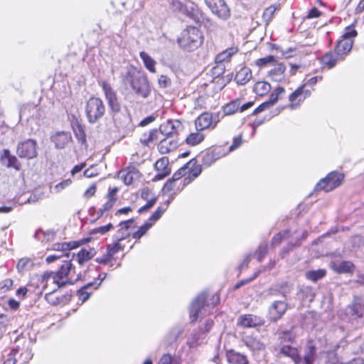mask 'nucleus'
Segmentation results:
<instances>
[{
	"mask_svg": "<svg viewBox=\"0 0 364 364\" xmlns=\"http://www.w3.org/2000/svg\"><path fill=\"white\" fill-rule=\"evenodd\" d=\"M271 85L265 81L257 82L254 87L253 91L258 96H264L271 90Z\"/></svg>",
	"mask_w": 364,
	"mask_h": 364,
	"instance_id": "nucleus-47",
	"label": "nucleus"
},
{
	"mask_svg": "<svg viewBox=\"0 0 364 364\" xmlns=\"http://www.w3.org/2000/svg\"><path fill=\"white\" fill-rule=\"evenodd\" d=\"M126 246V244L114 239L112 243L107 245L106 252L101 256L96 257L95 262L100 264L113 266L117 262V253L123 252Z\"/></svg>",
	"mask_w": 364,
	"mask_h": 364,
	"instance_id": "nucleus-8",
	"label": "nucleus"
},
{
	"mask_svg": "<svg viewBox=\"0 0 364 364\" xmlns=\"http://www.w3.org/2000/svg\"><path fill=\"white\" fill-rule=\"evenodd\" d=\"M170 204V200H167L161 203L156 210L151 215L147 222L151 223V226L159 220L163 214L166 211Z\"/></svg>",
	"mask_w": 364,
	"mask_h": 364,
	"instance_id": "nucleus-44",
	"label": "nucleus"
},
{
	"mask_svg": "<svg viewBox=\"0 0 364 364\" xmlns=\"http://www.w3.org/2000/svg\"><path fill=\"white\" fill-rule=\"evenodd\" d=\"M187 185L183 179V181H175L174 180L168 179L164 185L162 191L164 193L170 196L168 200L171 202Z\"/></svg>",
	"mask_w": 364,
	"mask_h": 364,
	"instance_id": "nucleus-26",
	"label": "nucleus"
},
{
	"mask_svg": "<svg viewBox=\"0 0 364 364\" xmlns=\"http://www.w3.org/2000/svg\"><path fill=\"white\" fill-rule=\"evenodd\" d=\"M252 77V73L251 69L244 66L236 73L234 80L238 85H245Z\"/></svg>",
	"mask_w": 364,
	"mask_h": 364,
	"instance_id": "nucleus-41",
	"label": "nucleus"
},
{
	"mask_svg": "<svg viewBox=\"0 0 364 364\" xmlns=\"http://www.w3.org/2000/svg\"><path fill=\"white\" fill-rule=\"evenodd\" d=\"M157 364H180V360L169 353L164 354Z\"/></svg>",
	"mask_w": 364,
	"mask_h": 364,
	"instance_id": "nucleus-60",
	"label": "nucleus"
},
{
	"mask_svg": "<svg viewBox=\"0 0 364 364\" xmlns=\"http://www.w3.org/2000/svg\"><path fill=\"white\" fill-rule=\"evenodd\" d=\"M345 179V175L338 171H331L321 178L316 185V191L330 192L340 186Z\"/></svg>",
	"mask_w": 364,
	"mask_h": 364,
	"instance_id": "nucleus-9",
	"label": "nucleus"
},
{
	"mask_svg": "<svg viewBox=\"0 0 364 364\" xmlns=\"http://www.w3.org/2000/svg\"><path fill=\"white\" fill-rule=\"evenodd\" d=\"M14 281L10 278H7L0 283V289L3 292H6L12 289Z\"/></svg>",
	"mask_w": 364,
	"mask_h": 364,
	"instance_id": "nucleus-64",
	"label": "nucleus"
},
{
	"mask_svg": "<svg viewBox=\"0 0 364 364\" xmlns=\"http://www.w3.org/2000/svg\"><path fill=\"white\" fill-rule=\"evenodd\" d=\"M246 346L253 351H260L265 349V345L256 338H249L245 341Z\"/></svg>",
	"mask_w": 364,
	"mask_h": 364,
	"instance_id": "nucleus-55",
	"label": "nucleus"
},
{
	"mask_svg": "<svg viewBox=\"0 0 364 364\" xmlns=\"http://www.w3.org/2000/svg\"><path fill=\"white\" fill-rule=\"evenodd\" d=\"M285 93V89L283 87L279 86L274 90L269 97L268 101L271 102L272 106L274 105L280 97Z\"/></svg>",
	"mask_w": 364,
	"mask_h": 364,
	"instance_id": "nucleus-57",
	"label": "nucleus"
},
{
	"mask_svg": "<svg viewBox=\"0 0 364 364\" xmlns=\"http://www.w3.org/2000/svg\"><path fill=\"white\" fill-rule=\"evenodd\" d=\"M92 240V237H87L82 238L79 240H73L69 242H58L53 244L51 250L58 252L59 253H68L70 250L77 249L84 245H86L90 242Z\"/></svg>",
	"mask_w": 364,
	"mask_h": 364,
	"instance_id": "nucleus-18",
	"label": "nucleus"
},
{
	"mask_svg": "<svg viewBox=\"0 0 364 364\" xmlns=\"http://www.w3.org/2000/svg\"><path fill=\"white\" fill-rule=\"evenodd\" d=\"M220 122V112L213 113L204 112L201 113L194 121L196 129L201 132L216 128Z\"/></svg>",
	"mask_w": 364,
	"mask_h": 364,
	"instance_id": "nucleus-12",
	"label": "nucleus"
},
{
	"mask_svg": "<svg viewBox=\"0 0 364 364\" xmlns=\"http://www.w3.org/2000/svg\"><path fill=\"white\" fill-rule=\"evenodd\" d=\"M241 98L235 99L222 107V111L225 116L232 115L240 112Z\"/></svg>",
	"mask_w": 364,
	"mask_h": 364,
	"instance_id": "nucleus-43",
	"label": "nucleus"
},
{
	"mask_svg": "<svg viewBox=\"0 0 364 364\" xmlns=\"http://www.w3.org/2000/svg\"><path fill=\"white\" fill-rule=\"evenodd\" d=\"M289 308V305L284 301H274L268 309V318L270 322H277L282 318Z\"/></svg>",
	"mask_w": 364,
	"mask_h": 364,
	"instance_id": "nucleus-22",
	"label": "nucleus"
},
{
	"mask_svg": "<svg viewBox=\"0 0 364 364\" xmlns=\"http://www.w3.org/2000/svg\"><path fill=\"white\" fill-rule=\"evenodd\" d=\"M280 9L279 5H270L266 8L262 14V19L267 23H269L273 18L277 11Z\"/></svg>",
	"mask_w": 364,
	"mask_h": 364,
	"instance_id": "nucleus-53",
	"label": "nucleus"
},
{
	"mask_svg": "<svg viewBox=\"0 0 364 364\" xmlns=\"http://www.w3.org/2000/svg\"><path fill=\"white\" fill-rule=\"evenodd\" d=\"M344 60L334 50L324 53L320 58L319 63L322 68L333 69L338 62Z\"/></svg>",
	"mask_w": 364,
	"mask_h": 364,
	"instance_id": "nucleus-27",
	"label": "nucleus"
},
{
	"mask_svg": "<svg viewBox=\"0 0 364 364\" xmlns=\"http://www.w3.org/2000/svg\"><path fill=\"white\" fill-rule=\"evenodd\" d=\"M70 124L75 136L77 141L82 144H86L87 135L85 126L82 124L79 119L75 117H73L71 119Z\"/></svg>",
	"mask_w": 364,
	"mask_h": 364,
	"instance_id": "nucleus-34",
	"label": "nucleus"
},
{
	"mask_svg": "<svg viewBox=\"0 0 364 364\" xmlns=\"http://www.w3.org/2000/svg\"><path fill=\"white\" fill-rule=\"evenodd\" d=\"M317 357V346L315 339L309 338L306 341L304 353L301 358L304 364H314Z\"/></svg>",
	"mask_w": 364,
	"mask_h": 364,
	"instance_id": "nucleus-29",
	"label": "nucleus"
},
{
	"mask_svg": "<svg viewBox=\"0 0 364 364\" xmlns=\"http://www.w3.org/2000/svg\"><path fill=\"white\" fill-rule=\"evenodd\" d=\"M186 177L183 178L185 183L188 185L198 178L202 172V165L198 163L196 158L191 159L184 165Z\"/></svg>",
	"mask_w": 364,
	"mask_h": 364,
	"instance_id": "nucleus-21",
	"label": "nucleus"
},
{
	"mask_svg": "<svg viewBox=\"0 0 364 364\" xmlns=\"http://www.w3.org/2000/svg\"><path fill=\"white\" fill-rule=\"evenodd\" d=\"M326 273L327 272L325 269H318L316 270L307 271L305 274V277L308 280H310L313 282H316L317 281L325 277Z\"/></svg>",
	"mask_w": 364,
	"mask_h": 364,
	"instance_id": "nucleus-50",
	"label": "nucleus"
},
{
	"mask_svg": "<svg viewBox=\"0 0 364 364\" xmlns=\"http://www.w3.org/2000/svg\"><path fill=\"white\" fill-rule=\"evenodd\" d=\"M139 193L141 198L146 201V203L138 210L139 213H142L149 210L156 204L158 198L148 187L141 188Z\"/></svg>",
	"mask_w": 364,
	"mask_h": 364,
	"instance_id": "nucleus-30",
	"label": "nucleus"
},
{
	"mask_svg": "<svg viewBox=\"0 0 364 364\" xmlns=\"http://www.w3.org/2000/svg\"><path fill=\"white\" fill-rule=\"evenodd\" d=\"M230 81V78H225L224 76H220V75H218L217 77H215L213 80V82L215 85H218V88L221 90L222 89H223L228 83H229Z\"/></svg>",
	"mask_w": 364,
	"mask_h": 364,
	"instance_id": "nucleus-63",
	"label": "nucleus"
},
{
	"mask_svg": "<svg viewBox=\"0 0 364 364\" xmlns=\"http://www.w3.org/2000/svg\"><path fill=\"white\" fill-rule=\"evenodd\" d=\"M55 286V288L45 294V299L49 304L52 306H65L70 301V294H63Z\"/></svg>",
	"mask_w": 364,
	"mask_h": 364,
	"instance_id": "nucleus-20",
	"label": "nucleus"
},
{
	"mask_svg": "<svg viewBox=\"0 0 364 364\" xmlns=\"http://www.w3.org/2000/svg\"><path fill=\"white\" fill-rule=\"evenodd\" d=\"M347 309L353 320L364 322V298L355 296Z\"/></svg>",
	"mask_w": 364,
	"mask_h": 364,
	"instance_id": "nucleus-19",
	"label": "nucleus"
},
{
	"mask_svg": "<svg viewBox=\"0 0 364 364\" xmlns=\"http://www.w3.org/2000/svg\"><path fill=\"white\" fill-rule=\"evenodd\" d=\"M205 306H208L207 295L203 293L199 294L191 305L189 316L193 322H195L198 319L201 309Z\"/></svg>",
	"mask_w": 364,
	"mask_h": 364,
	"instance_id": "nucleus-25",
	"label": "nucleus"
},
{
	"mask_svg": "<svg viewBox=\"0 0 364 364\" xmlns=\"http://www.w3.org/2000/svg\"><path fill=\"white\" fill-rule=\"evenodd\" d=\"M330 267L337 274H352L355 269V264L350 261H342L339 264L331 262Z\"/></svg>",
	"mask_w": 364,
	"mask_h": 364,
	"instance_id": "nucleus-37",
	"label": "nucleus"
},
{
	"mask_svg": "<svg viewBox=\"0 0 364 364\" xmlns=\"http://www.w3.org/2000/svg\"><path fill=\"white\" fill-rule=\"evenodd\" d=\"M242 143H243V137H242V134H240L234 136L232 138V144L229 146H227V149H228V153L234 151L235 150H236L237 149L240 147L242 146Z\"/></svg>",
	"mask_w": 364,
	"mask_h": 364,
	"instance_id": "nucleus-59",
	"label": "nucleus"
},
{
	"mask_svg": "<svg viewBox=\"0 0 364 364\" xmlns=\"http://www.w3.org/2000/svg\"><path fill=\"white\" fill-rule=\"evenodd\" d=\"M228 362L230 364H249V360L247 355L230 349L225 353Z\"/></svg>",
	"mask_w": 364,
	"mask_h": 364,
	"instance_id": "nucleus-39",
	"label": "nucleus"
},
{
	"mask_svg": "<svg viewBox=\"0 0 364 364\" xmlns=\"http://www.w3.org/2000/svg\"><path fill=\"white\" fill-rule=\"evenodd\" d=\"M51 141L56 149H62L68 147L73 142L70 132H57L50 136Z\"/></svg>",
	"mask_w": 364,
	"mask_h": 364,
	"instance_id": "nucleus-28",
	"label": "nucleus"
},
{
	"mask_svg": "<svg viewBox=\"0 0 364 364\" xmlns=\"http://www.w3.org/2000/svg\"><path fill=\"white\" fill-rule=\"evenodd\" d=\"M311 96V90H304V85H299L289 95L287 107L291 110L297 109Z\"/></svg>",
	"mask_w": 364,
	"mask_h": 364,
	"instance_id": "nucleus-13",
	"label": "nucleus"
},
{
	"mask_svg": "<svg viewBox=\"0 0 364 364\" xmlns=\"http://www.w3.org/2000/svg\"><path fill=\"white\" fill-rule=\"evenodd\" d=\"M113 228H114L113 225L111 223H109L107 224L106 225L100 226V227L95 228L92 229L90 231V234L104 235V234L107 233V232L110 231L111 230H112Z\"/></svg>",
	"mask_w": 364,
	"mask_h": 364,
	"instance_id": "nucleus-62",
	"label": "nucleus"
},
{
	"mask_svg": "<svg viewBox=\"0 0 364 364\" xmlns=\"http://www.w3.org/2000/svg\"><path fill=\"white\" fill-rule=\"evenodd\" d=\"M34 264L31 259L28 257H23L18 260L16 268L19 272H24L31 269Z\"/></svg>",
	"mask_w": 364,
	"mask_h": 364,
	"instance_id": "nucleus-54",
	"label": "nucleus"
},
{
	"mask_svg": "<svg viewBox=\"0 0 364 364\" xmlns=\"http://www.w3.org/2000/svg\"><path fill=\"white\" fill-rule=\"evenodd\" d=\"M175 125H172L171 131L166 134V136L160 139L157 143V150L161 154H167L174 151L179 146L178 139L173 138L171 134L176 132L174 131Z\"/></svg>",
	"mask_w": 364,
	"mask_h": 364,
	"instance_id": "nucleus-14",
	"label": "nucleus"
},
{
	"mask_svg": "<svg viewBox=\"0 0 364 364\" xmlns=\"http://www.w3.org/2000/svg\"><path fill=\"white\" fill-rule=\"evenodd\" d=\"M95 255L96 251L93 247L89 249L82 248L77 254H73V257H75L78 264L82 265L90 261Z\"/></svg>",
	"mask_w": 364,
	"mask_h": 364,
	"instance_id": "nucleus-40",
	"label": "nucleus"
},
{
	"mask_svg": "<svg viewBox=\"0 0 364 364\" xmlns=\"http://www.w3.org/2000/svg\"><path fill=\"white\" fill-rule=\"evenodd\" d=\"M291 235L289 230H284L275 234L271 240V246L275 247L279 246L285 239H287Z\"/></svg>",
	"mask_w": 364,
	"mask_h": 364,
	"instance_id": "nucleus-49",
	"label": "nucleus"
},
{
	"mask_svg": "<svg viewBox=\"0 0 364 364\" xmlns=\"http://www.w3.org/2000/svg\"><path fill=\"white\" fill-rule=\"evenodd\" d=\"M161 131L157 129H152L143 134L140 139L141 144L146 147L154 146L159 140Z\"/></svg>",
	"mask_w": 364,
	"mask_h": 364,
	"instance_id": "nucleus-36",
	"label": "nucleus"
},
{
	"mask_svg": "<svg viewBox=\"0 0 364 364\" xmlns=\"http://www.w3.org/2000/svg\"><path fill=\"white\" fill-rule=\"evenodd\" d=\"M239 52V48L237 46H232L226 48L225 50L220 52L215 57V63L217 66L213 68V70H216L219 68L220 65H222L224 63L230 62L232 58L236 55Z\"/></svg>",
	"mask_w": 364,
	"mask_h": 364,
	"instance_id": "nucleus-32",
	"label": "nucleus"
},
{
	"mask_svg": "<svg viewBox=\"0 0 364 364\" xmlns=\"http://www.w3.org/2000/svg\"><path fill=\"white\" fill-rule=\"evenodd\" d=\"M151 227V223L146 221L136 231L132 232V238H134L136 241L139 240L143 236H144L146 234V232Z\"/></svg>",
	"mask_w": 364,
	"mask_h": 364,
	"instance_id": "nucleus-52",
	"label": "nucleus"
},
{
	"mask_svg": "<svg viewBox=\"0 0 364 364\" xmlns=\"http://www.w3.org/2000/svg\"><path fill=\"white\" fill-rule=\"evenodd\" d=\"M323 80L322 75L314 76L311 78L306 80L304 83L301 85H304V90H311V92L314 90V87L316 85V83Z\"/></svg>",
	"mask_w": 364,
	"mask_h": 364,
	"instance_id": "nucleus-58",
	"label": "nucleus"
},
{
	"mask_svg": "<svg viewBox=\"0 0 364 364\" xmlns=\"http://www.w3.org/2000/svg\"><path fill=\"white\" fill-rule=\"evenodd\" d=\"M154 168L157 172L155 176L156 179L161 180L168 176L171 172L168 158L167 156H163L159 159L154 164Z\"/></svg>",
	"mask_w": 364,
	"mask_h": 364,
	"instance_id": "nucleus-31",
	"label": "nucleus"
},
{
	"mask_svg": "<svg viewBox=\"0 0 364 364\" xmlns=\"http://www.w3.org/2000/svg\"><path fill=\"white\" fill-rule=\"evenodd\" d=\"M277 57L272 55H269L257 59L255 61V65L259 69H262L269 66L270 65H274L277 62Z\"/></svg>",
	"mask_w": 364,
	"mask_h": 364,
	"instance_id": "nucleus-48",
	"label": "nucleus"
},
{
	"mask_svg": "<svg viewBox=\"0 0 364 364\" xmlns=\"http://www.w3.org/2000/svg\"><path fill=\"white\" fill-rule=\"evenodd\" d=\"M205 138V135L199 129L190 132L185 139V143L190 146H196L201 144Z\"/></svg>",
	"mask_w": 364,
	"mask_h": 364,
	"instance_id": "nucleus-42",
	"label": "nucleus"
},
{
	"mask_svg": "<svg viewBox=\"0 0 364 364\" xmlns=\"http://www.w3.org/2000/svg\"><path fill=\"white\" fill-rule=\"evenodd\" d=\"M173 4H177L180 11L197 24L201 25L205 23V20L208 22L210 21V19L205 16L198 5L193 2H191L189 5H184L180 1H173Z\"/></svg>",
	"mask_w": 364,
	"mask_h": 364,
	"instance_id": "nucleus-10",
	"label": "nucleus"
},
{
	"mask_svg": "<svg viewBox=\"0 0 364 364\" xmlns=\"http://www.w3.org/2000/svg\"><path fill=\"white\" fill-rule=\"evenodd\" d=\"M296 337L290 331H283L278 333V344L274 347L277 357L290 358L294 364H301L302 359L299 350L292 346L295 343Z\"/></svg>",
	"mask_w": 364,
	"mask_h": 364,
	"instance_id": "nucleus-2",
	"label": "nucleus"
},
{
	"mask_svg": "<svg viewBox=\"0 0 364 364\" xmlns=\"http://www.w3.org/2000/svg\"><path fill=\"white\" fill-rule=\"evenodd\" d=\"M122 81L129 85L133 92L139 97L147 98L151 94V85L146 75L134 68L129 69L123 75Z\"/></svg>",
	"mask_w": 364,
	"mask_h": 364,
	"instance_id": "nucleus-3",
	"label": "nucleus"
},
{
	"mask_svg": "<svg viewBox=\"0 0 364 364\" xmlns=\"http://www.w3.org/2000/svg\"><path fill=\"white\" fill-rule=\"evenodd\" d=\"M139 56L142 60L145 68L151 73H155L156 72V60L152 58L145 51H141L139 53Z\"/></svg>",
	"mask_w": 364,
	"mask_h": 364,
	"instance_id": "nucleus-46",
	"label": "nucleus"
},
{
	"mask_svg": "<svg viewBox=\"0 0 364 364\" xmlns=\"http://www.w3.org/2000/svg\"><path fill=\"white\" fill-rule=\"evenodd\" d=\"M297 295L302 301H312L315 298V293L313 288L309 286L304 287L299 289Z\"/></svg>",
	"mask_w": 364,
	"mask_h": 364,
	"instance_id": "nucleus-51",
	"label": "nucleus"
},
{
	"mask_svg": "<svg viewBox=\"0 0 364 364\" xmlns=\"http://www.w3.org/2000/svg\"><path fill=\"white\" fill-rule=\"evenodd\" d=\"M356 21L344 28L343 33L337 41L334 47V50L343 58V60L352 50L355 42V38L358 36V31L355 29Z\"/></svg>",
	"mask_w": 364,
	"mask_h": 364,
	"instance_id": "nucleus-6",
	"label": "nucleus"
},
{
	"mask_svg": "<svg viewBox=\"0 0 364 364\" xmlns=\"http://www.w3.org/2000/svg\"><path fill=\"white\" fill-rule=\"evenodd\" d=\"M104 278L105 277L102 278L101 274H99L97 281L89 282L81 287L79 290H77V296H78V299L82 303H84L85 301H87L90 295L93 293V290L97 289L101 284Z\"/></svg>",
	"mask_w": 364,
	"mask_h": 364,
	"instance_id": "nucleus-24",
	"label": "nucleus"
},
{
	"mask_svg": "<svg viewBox=\"0 0 364 364\" xmlns=\"http://www.w3.org/2000/svg\"><path fill=\"white\" fill-rule=\"evenodd\" d=\"M79 275L75 274V267L71 259L63 261L59 269L55 272H45L41 275L43 289H47L50 282L55 284L57 289L72 284L79 279Z\"/></svg>",
	"mask_w": 364,
	"mask_h": 364,
	"instance_id": "nucleus-1",
	"label": "nucleus"
},
{
	"mask_svg": "<svg viewBox=\"0 0 364 364\" xmlns=\"http://www.w3.org/2000/svg\"><path fill=\"white\" fill-rule=\"evenodd\" d=\"M134 223V219L131 218L127 220L122 221L119 224V229L114 235L113 238L117 241H119L129 246V249H132L134 244L130 243L129 237L132 236V232L130 230L131 225Z\"/></svg>",
	"mask_w": 364,
	"mask_h": 364,
	"instance_id": "nucleus-16",
	"label": "nucleus"
},
{
	"mask_svg": "<svg viewBox=\"0 0 364 364\" xmlns=\"http://www.w3.org/2000/svg\"><path fill=\"white\" fill-rule=\"evenodd\" d=\"M0 161L2 164H6L8 168H13L16 171L21 169V163L16 156L12 155L11 151L4 149L0 154Z\"/></svg>",
	"mask_w": 364,
	"mask_h": 364,
	"instance_id": "nucleus-35",
	"label": "nucleus"
},
{
	"mask_svg": "<svg viewBox=\"0 0 364 364\" xmlns=\"http://www.w3.org/2000/svg\"><path fill=\"white\" fill-rule=\"evenodd\" d=\"M100 85L104 92V95L107 102L109 112L114 115L119 113L121 110V104L117 97V92L106 80H103L100 82Z\"/></svg>",
	"mask_w": 364,
	"mask_h": 364,
	"instance_id": "nucleus-11",
	"label": "nucleus"
},
{
	"mask_svg": "<svg viewBox=\"0 0 364 364\" xmlns=\"http://www.w3.org/2000/svg\"><path fill=\"white\" fill-rule=\"evenodd\" d=\"M37 142L34 139H26L17 145L16 154L21 159H32L37 156Z\"/></svg>",
	"mask_w": 364,
	"mask_h": 364,
	"instance_id": "nucleus-15",
	"label": "nucleus"
},
{
	"mask_svg": "<svg viewBox=\"0 0 364 364\" xmlns=\"http://www.w3.org/2000/svg\"><path fill=\"white\" fill-rule=\"evenodd\" d=\"M31 341L26 338H18L7 358L4 361V364H27L33 358L32 349L31 347Z\"/></svg>",
	"mask_w": 364,
	"mask_h": 364,
	"instance_id": "nucleus-5",
	"label": "nucleus"
},
{
	"mask_svg": "<svg viewBox=\"0 0 364 364\" xmlns=\"http://www.w3.org/2000/svg\"><path fill=\"white\" fill-rule=\"evenodd\" d=\"M264 323V318L252 314H246L238 317L237 325L242 328H250L262 326Z\"/></svg>",
	"mask_w": 364,
	"mask_h": 364,
	"instance_id": "nucleus-23",
	"label": "nucleus"
},
{
	"mask_svg": "<svg viewBox=\"0 0 364 364\" xmlns=\"http://www.w3.org/2000/svg\"><path fill=\"white\" fill-rule=\"evenodd\" d=\"M203 31L196 26H187L177 38L178 46L187 52H193L199 48L204 42Z\"/></svg>",
	"mask_w": 364,
	"mask_h": 364,
	"instance_id": "nucleus-4",
	"label": "nucleus"
},
{
	"mask_svg": "<svg viewBox=\"0 0 364 364\" xmlns=\"http://www.w3.org/2000/svg\"><path fill=\"white\" fill-rule=\"evenodd\" d=\"M215 161L226 156L229 153L227 149V143L222 145H215L208 149Z\"/></svg>",
	"mask_w": 364,
	"mask_h": 364,
	"instance_id": "nucleus-45",
	"label": "nucleus"
},
{
	"mask_svg": "<svg viewBox=\"0 0 364 364\" xmlns=\"http://www.w3.org/2000/svg\"><path fill=\"white\" fill-rule=\"evenodd\" d=\"M141 176L140 172L134 166H129L126 169L118 172V176L126 185H132Z\"/></svg>",
	"mask_w": 364,
	"mask_h": 364,
	"instance_id": "nucleus-33",
	"label": "nucleus"
},
{
	"mask_svg": "<svg viewBox=\"0 0 364 364\" xmlns=\"http://www.w3.org/2000/svg\"><path fill=\"white\" fill-rule=\"evenodd\" d=\"M115 201L107 199V200L99 209L97 218H101L105 213L109 211L115 204Z\"/></svg>",
	"mask_w": 364,
	"mask_h": 364,
	"instance_id": "nucleus-61",
	"label": "nucleus"
},
{
	"mask_svg": "<svg viewBox=\"0 0 364 364\" xmlns=\"http://www.w3.org/2000/svg\"><path fill=\"white\" fill-rule=\"evenodd\" d=\"M85 112L88 122L95 124L104 117L106 113V107L101 98L91 97L86 102Z\"/></svg>",
	"mask_w": 364,
	"mask_h": 364,
	"instance_id": "nucleus-7",
	"label": "nucleus"
},
{
	"mask_svg": "<svg viewBox=\"0 0 364 364\" xmlns=\"http://www.w3.org/2000/svg\"><path fill=\"white\" fill-rule=\"evenodd\" d=\"M273 65L274 67L268 72V76L274 81L280 82L284 79L286 66L283 63L277 61Z\"/></svg>",
	"mask_w": 364,
	"mask_h": 364,
	"instance_id": "nucleus-38",
	"label": "nucleus"
},
{
	"mask_svg": "<svg viewBox=\"0 0 364 364\" xmlns=\"http://www.w3.org/2000/svg\"><path fill=\"white\" fill-rule=\"evenodd\" d=\"M205 3L219 18L226 20L230 17V9L225 0H205Z\"/></svg>",
	"mask_w": 364,
	"mask_h": 364,
	"instance_id": "nucleus-17",
	"label": "nucleus"
},
{
	"mask_svg": "<svg viewBox=\"0 0 364 364\" xmlns=\"http://www.w3.org/2000/svg\"><path fill=\"white\" fill-rule=\"evenodd\" d=\"M216 161H215L213 155L209 149L205 150L201 154V165L204 167H209Z\"/></svg>",
	"mask_w": 364,
	"mask_h": 364,
	"instance_id": "nucleus-56",
	"label": "nucleus"
}]
</instances>
